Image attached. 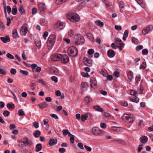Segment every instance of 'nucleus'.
I'll return each mask as SVG.
<instances>
[{"mask_svg":"<svg viewBox=\"0 0 153 153\" xmlns=\"http://www.w3.org/2000/svg\"><path fill=\"white\" fill-rule=\"evenodd\" d=\"M74 38V43L76 45H82L84 43V38L80 34L75 35Z\"/></svg>","mask_w":153,"mask_h":153,"instance_id":"nucleus-1","label":"nucleus"},{"mask_svg":"<svg viewBox=\"0 0 153 153\" xmlns=\"http://www.w3.org/2000/svg\"><path fill=\"white\" fill-rule=\"evenodd\" d=\"M56 40V36L53 34H51L48 37V46L50 48H51L55 43Z\"/></svg>","mask_w":153,"mask_h":153,"instance_id":"nucleus-2","label":"nucleus"},{"mask_svg":"<svg viewBox=\"0 0 153 153\" xmlns=\"http://www.w3.org/2000/svg\"><path fill=\"white\" fill-rule=\"evenodd\" d=\"M68 18L72 22H78L79 20V15L77 13H69L68 15Z\"/></svg>","mask_w":153,"mask_h":153,"instance_id":"nucleus-3","label":"nucleus"},{"mask_svg":"<svg viewBox=\"0 0 153 153\" xmlns=\"http://www.w3.org/2000/svg\"><path fill=\"white\" fill-rule=\"evenodd\" d=\"M92 132L93 134L97 136H102L104 134L105 132L100 129L97 127H94L92 129Z\"/></svg>","mask_w":153,"mask_h":153,"instance_id":"nucleus-4","label":"nucleus"},{"mask_svg":"<svg viewBox=\"0 0 153 153\" xmlns=\"http://www.w3.org/2000/svg\"><path fill=\"white\" fill-rule=\"evenodd\" d=\"M68 53L71 54L72 56L75 57L77 56L78 51L76 47L71 46L68 48Z\"/></svg>","mask_w":153,"mask_h":153,"instance_id":"nucleus-5","label":"nucleus"},{"mask_svg":"<svg viewBox=\"0 0 153 153\" xmlns=\"http://www.w3.org/2000/svg\"><path fill=\"white\" fill-rule=\"evenodd\" d=\"M28 30V25L26 24H23L20 30V32L21 35L25 36Z\"/></svg>","mask_w":153,"mask_h":153,"instance_id":"nucleus-6","label":"nucleus"},{"mask_svg":"<svg viewBox=\"0 0 153 153\" xmlns=\"http://www.w3.org/2000/svg\"><path fill=\"white\" fill-rule=\"evenodd\" d=\"M153 29V27L152 25H148L143 29L142 31V34L143 35L147 34L152 31Z\"/></svg>","mask_w":153,"mask_h":153,"instance_id":"nucleus-7","label":"nucleus"},{"mask_svg":"<svg viewBox=\"0 0 153 153\" xmlns=\"http://www.w3.org/2000/svg\"><path fill=\"white\" fill-rule=\"evenodd\" d=\"M65 27V24L63 22L59 21L56 25V30H59L62 29Z\"/></svg>","mask_w":153,"mask_h":153,"instance_id":"nucleus-8","label":"nucleus"},{"mask_svg":"<svg viewBox=\"0 0 153 153\" xmlns=\"http://www.w3.org/2000/svg\"><path fill=\"white\" fill-rule=\"evenodd\" d=\"M131 114L129 115L126 114H124L122 117L123 119H125L129 122L132 123L133 120V118L131 117Z\"/></svg>","mask_w":153,"mask_h":153,"instance_id":"nucleus-9","label":"nucleus"},{"mask_svg":"<svg viewBox=\"0 0 153 153\" xmlns=\"http://www.w3.org/2000/svg\"><path fill=\"white\" fill-rule=\"evenodd\" d=\"M22 142L25 145V146H28L32 144V142L27 138H24L22 139Z\"/></svg>","mask_w":153,"mask_h":153,"instance_id":"nucleus-10","label":"nucleus"},{"mask_svg":"<svg viewBox=\"0 0 153 153\" xmlns=\"http://www.w3.org/2000/svg\"><path fill=\"white\" fill-rule=\"evenodd\" d=\"M84 60V63L85 65L88 66H92V60L85 58Z\"/></svg>","mask_w":153,"mask_h":153,"instance_id":"nucleus-11","label":"nucleus"},{"mask_svg":"<svg viewBox=\"0 0 153 153\" xmlns=\"http://www.w3.org/2000/svg\"><path fill=\"white\" fill-rule=\"evenodd\" d=\"M38 6L39 9L40 11H44L46 8L45 5L43 3H39Z\"/></svg>","mask_w":153,"mask_h":153,"instance_id":"nucleus-12","label":"nucleus"},{"mask_svg":"<svg viewBox=\"0 0 153 153\" xmlns=\"http://www.w3.org/2000/svg\"><path fill=\"white\" fill-rule=\"evenodd\" d=\"M97 84V82L96 79L94 78H91L90 79V84L91 87H92L94 86H96Z\"/></svg>","mask_w":153,"mask_h":153,"instance_id":"nucleus-13","label":"nucleus"},{"mask_svg":"<svg viewBox=\"0 0 153 153\" xmlns=\"http://www.w3.org/2000/svg\"><path fill=\"white\" fill-rule=\"evenodd\" d=\"M61 60L62 63H65L69 62V58L68 56L67 55L64 56L62 55V57L61 58Z\"/></svg>","mask_w":153,"mask_h":153,"instance_id":"nucleus-14","label":"nucleus"},{"mask_svg":"<svg viewBox=\"0 0 153 153\" xmlns=\"http://www.w3.org/2000/svg\"><path fill=\"white\" fill-rule=\"evenodd\" d=\"M4 10L5 13V17H7V12L8 13H10L11 12V7L10 6H7L6 7H5L4 8Z\"/></svg>","mask_w":153,"mask_h":153,"instance_id":"nucleus-15","label":"nucleus"},{"mask_svg":"<svg viewBox=\"0 0 153 153\" xmlns=\"http://www.w3.org/2000/svg\"><path fill=\"white\" fill-rule=\"evenodd\" d=\"M115 53L114 51L111 49L109 50L107 52L108 56L111 58L113 57L115 55Z\"/></svg>","mask_w":153,"mask_h":153,"instance_id":"nucleus-16","label":"nucleus"},{"mask_svg":"<svg viewBox=\"0 0 153 153\" xmlns=\"http://www.w3.org/2000/svg\"><path fill=\"white\" fill-rule=\"evenodd\" d=\"M12 36L15 39H17L19 37L16 29L13 30L12 31Z\"/></svg>","mask_w":153,"mask_h":153,"instance_id":"nucleus-17","label":"nucleus"},{"mask_svg":"<svg viewBox=\"0 0 153 153\" xmlns=\"http://www.w3.org/2000/svg\"><path fill=\"white\" fill-rule=\"evenodd\" d=\"M48 105V104L45 102H42L38 105L39 108L41 109L47 107Z\"/></svg>","mask_w":153,"mask_h":153,"instance_id":"nucleus-18","label":"nucleus"},{"mask_svg":"<svg viewBox=\"0 0 153 153\" xmlns=\"http://www.w3.org/2000/svg\"><path fill=\"white\" fill-rule=\"evenodd\" d=\"M130 100L133 102L137 103L139 101V99L137 96H132L130 98Z\"/></svg>","mask_w":153,"mask_h":153,"instance_id":"nucleus-19","label":"nucleus"},{"mask_svg":"<svg viewBox=\"0 0 153 153\" xmlns=\"http://www.w3.org/2000/svg\"><path fill=\"white\" fill-rule=\"evenodd\" d=\"M0 39L4 43H6L7 42H9L10 41V38L7 36L5 37H1Z\"/></svg>","mask_w":153,"mask_h":153,"instance_id":"nucleus-20","label":"nucleus"},{"mask_svg":"<svg viewBox=\"0 0 153 153\" xmlns=\"http://www.w3.org/2000/svg\"><path fill=\"white\" fill-rule=\"evenodd\" d=\"M57 142V140L51 139L49 141V144L51 146H52L56 144Z\"/></svg>","mask_w":153,"mask_h":153,"instance_id":"nucleus-21","label":"nucleus"},{"mask_svg":"<svg viewBox=\"0 0 153 153\" xmlns=\"http://www.w3.org/2000/svg\"><path fill=\"white\" fill-rule=\"evenodd\" d=\"M88 83L87 82H84L82 83L81 85V89L82 90L87 89L88 87Z\"/></svg>","mask_w":153,"mask_h":153,"instance_id":"nucleus-22","label":"nucleus"},{"mask_svg":"<svg viewBox=\"0 0 153 153\" xmlns=\"http://www.w3.org/2000/svg\"><path fill=\"white\" fill-rule=\"evenodd\" d=\"M127 75L128 79L130 80L131 81L132 79L133 78V73L131 71H129L127 73Z\"/></svg>","mask_w":153,"mask_h":153,"instance_id":"nucleus-23","label":"nucleus"},{"mask_svg":"<svg viewBox=\"0 0 153 153\" xmlns=\"http://www.w3.org/2000/svg\"><path fill=\"white\" fill-rule=\"evenodd\" d=\"M36 152H39L40 151L42 150V145L41 144L39 143L37 144L36 145Z\"/></svg>","mask_w":153,"mask_h":153,"instance_id":"nucleus-24","label":"nucleus"},{"mask_svg":"<svg viewBox=\"0 0 153 153\" xmlns=\"http://www.w3.org/2000/svg\"><path fill=\"white\" fill-rule=\"evenodd\" d=\"M93 108L94 109L96 110L97 111L101 112H102L103 111V109L101 108L100 106L98 105L94 106H93Z\"/></svg>","mask_w":153,"mask_h":153,"instance_id":"nucleus-25","label":"nucleus"},{"mask_svg":"<svg viewBox=\"0 0 153 153\" xmlns=\"http://www.w3.org/2000/svg\"><path fill=\"white\" fill-rule=\"evenodd\" d=\"M121 128L116 126H113L111 128V129L113 131L115 132H120V131Z\"/></svg>","mask_w":153,"mask_h":153,"instance_id":"nucleus-26","label":"nucleus"},{"mask_svg":"<svg viewBox=\"0 0 153 153\" xmlns=\"http://www.w3.org/2000/svg\"><path fill=\"white\" fill-rule=\"evenodd\" d=\"M141 79V76L140 75H137L135 78V82L137 84H138Z\"/></svg>","mask_w":153,"mask_h":153,"instance_id":"nucleus-27","label":"nucleus"},{"mask_svg":"<svg viewBox=\"0 0 153 153\" xmlns=\"http://www.w3.org/2000/svg\"><path fill=\"white\" fill-rule=\"evenodd\" d=\"M19 11L22 14H24L25 13V11L22 5H21L19 8Z\"/></svg>","mask_w":153,"mask_h":153,"instance_id":"nucleus-28","label":"nucleus"},{"mask_svg":"<svg viewBox=\"0 0 153 153\" xmlns=\"http://www.w3.org/2000/svg\"><path fill=\"white\" fill-rule=\"evenodd\" d=\"M141 141L143 143H146L148 140V138L146 136H143L140 138Z\"/></svg>","mask_w":153,"mask_h":153,"instance_id":"nucleus-29","label":"nucleus"},{"mask_svg":"<svg viewBox=\"0 0 153 153\" xmlns=\"http://www.w3.org/2000/svg\"><path fill=\"white\" fill-rule=\"evenodd\" d=\"M95 23L98 25L102 27L103 26V23L100 20H96L95 21Z\"/></svg>","mask_w":153,"mask_h":153,"instance_id":"nucleus-30","label":"nucleus"},{"mask_svg":"<svg viewBox=\"0 0 153 153\" xmlns=\"http://www.w3.org/2000/svg\"><path fill=\"white\" fill-rule=\"evenodd\" d=\"M128 30H126L125 31L123 38V40H126V39L128 37Z\"/></svg>","mask_w":153,"mask_h":153,"instance_id":"nucleus-31","label":"nucleus"},{"mask_svg":"<svg viewBox=\"0 0 153 153\" xmlns=\"http://www.w3.org/2000/svg\"><path fill=\"white\" fill-rule=\"evenodd\" d=\"M88 117L86 113L84 114H82L81 115V120L82 121H85V120H87Z\"/></svg>","mask_w":153,"mask_h":153,"instance_id":"nucleus-32","label":"nucleus"},{"mask_svg":"<svg viewBox=\"0 0 153 153\" xmlns=\"http://www.w3.org/2000/svg\"><path fill=\"white\" fill-rule=\"evenodd\" d=\"M40 134L41 133L39 131L36 130L35 131V132L34 133L33 135L35 137L37 138L39 136Z\"/></svg>","mask_w":153,"mask_h":153,"instance_id":"nucleus-33","label":"nucleus"},{"mask_svg":"<svg viewBox=\"0 0 153 153\" xmlns=\"http://www.w3.org/2000/svg\"><path fill=\"white\" fill-rule=\"evenodd\" d=\"M18 114L20 116H24L25 115L23 109H21L19 110Z\"/></svg>","mask_w":153,"mask_h":153,"instance_id":"nucleus-34","label":"nucleus"},{"mask_svg":"<svg viewBox=\"0 0 153 153\" xmlns=\"http://www.w3.org/2000/svg\"><path fill=\"white\" fill-rule=\"evenodd\" d=\"M115 43L119 45H122V44L123 43L122 42L121 40L119 38H117L115 40Z\"/></svg>","mask_w":153,"mask_h":153,"instance_id":"nucleus-35","label":"nucleus"},{"mask_svg":"<svg viewBox=\"0 0 153 153\" xmlns=\"http://www.w3.org/2000/svg\"><path fill=\"white\" fill-rule=\"evenodd\" d=\"M54 58H56L57 61L61 59V58L62 57V55L61 54H58L54 55Z\"/></svg>","mask_w":153,"mask_h":153,"instance_id":"nucleus-36","label":"nucleus"},{"mask_svg":"<svg viewBox=\"0 0 153 153\" xmlns=\"http://www.w3.org/2000/svg\"><path fill=\"white\" fill-rule=\"evenodd\" d=\"M119 7L120 10H122L124 8V4L123 2L121 1L119 4Z\"/></svg>","mask_w":153,"mask_h":153,"instance_id":"nucleus-37","label":"nucleus"},{"mask_svg":"<svg viewBox=\"0 0 153 153\" xmlns=\"http://www.w3.org/2000/svg\"><path fill=\"white\" fill-rule=\"evenodd\" d=\"M35 44L36 47L39 49H40L41 46V42L39 40H37L35 42Z\"/></svg>","mask_w":153,"mask_h":153,"instance_id":"nucleus-38","label":"nucleus"},{"mask_svg":"<svg viewBox=\"0 0 153 153\" xmlns=\"http://www.w3.org/2000/svg\"><path fill=\"white\" fill-rule=\"evenodd\" d=\"M137 92L135 90H132L130 91V94L133 96H137Z\"/></svg>","mask_w":153,"mask_h":153,"instance_id":"nucleus-39","label":"nucleus"},{"mask_svg":"<svg viewBox=\"0 0 153 153\" xmlns=\"http://www.w3.org/2000/svg\"><path fill=\"white\" fill-rule=\"evenodd\" d=\"M85 101L86 104H88L91 101V99L87 97H86L85 98Z\"/></svg>","mask_w":153,"mask_h":153,"instance_id":"nucleus-40","label":"nucleus"},{"mask_svg":"<svg viewBox=\"0 0 153 153\" xmlns=\"http://www.w3.org/2000/svg\"><path fill=\"white\" fill-rule=\"evenodd\" d=\"M66 0H56L55 3L57 4H60L65 2Z\"/></svg>","mask_w":153,"mask_h":153,"instance_id":"nucleus-41","label":"nucleus"},{"mask_svg":"<svg viewBox=\"0 0 153 153\" xmlns=\"http://www.w3.org/2000/svg\"><path fill=\"white\" fill-rule=\"evenodd\" d=\"M20 73L22 74L24 76H26L28 75V73L27 71L21 70Z\"/></svg>","mask_w":153,"mask_h":153,"instance_id":"nucleus-42","label":"nucleus"},{"mask_svg":"<svg viewBox=\"0 0 153 153\" xmlns=\"http://www.w3.org/2000/svg\"><path fill=\"white\" fill-rule=\"evenodd\" d=\"M38 82L41 83L42 85H46L47 83L46 82L44 81L43 79H39L38 81Z\"/></svg>","mask_w":153,"mask_h":153,"instance_id":"nucleus-43","label":"nucleus"},{"mask_svg":"<svg viewBox=\"0 0 153 153\" xmlns=\"http://www.w3.org/2000/svg\"><path fill=\"white\" fill-rule=\"evenodd\" d=\"M19 144L18 146L19 147L21 148H23L25 147V145L24 144V143L22 142V140H21L19 142Z\"/></svg>","mask_w":153,"mask_h":153,"instance_id":"nucleus-44","label":"nucleus"},{"mask_svg":"<svg viewBox=\"0 0 153 153\" xmlns=\"http://www.w3.org/2000/svg\"><path fill=\"white\" fill-rule=\"evenodd\" d=\"M17 13V9L16 8H13L12 9V13L14 15H16Z\"/></svg>","mask_w":153,"mask_h":153,"instance_id":"nucleus-45","label":"nucleus"},{"mask_svg":"<svg viewBox=\"0 0 153 153\" xmlns=\"http://www.w3.org/2000/svg\"><path fill=\"white\" fill-rule=\"evenodd\" d=\"M7 108L10 109H13L14 107V105L13 104H7Z\"/></svg>","mask_w":153,"mask_h":153,"instance_id":"nucleus-46","label":"nucleus"},{"mask_svg":"<svg viewBox=\"0 0 153 153\" xmlns=\"http://www.w3.org/2000/svg\"><path fill=\"white\" fill-rule=\"evenodd\" d=\"M146 64L145 62H143L140 67V69H144L146 67Z\"/></svg>","mask_w":153,"mask_h":153,"instance_id":"nucleus-47","label":"nucleus"},{"mask_svg":"<svg viewBox=\"0 0 153 153\" xmlns=\"http://www.w3.org/2000/svg\"><path fill=\"white\" fill-rule=\"evenodd\" d=\"M52 70L53 71V73L54 74H58V69L55 68H52Z\"/></svg>","mask_w":153,"mask_h":153,"instance_id":"nucleus-48","label":"nucleus"},{"mask_svg":"<svg viewBox=\"0 0 153 153\" xmlns=\"http://www.w3.org/2000/svg\"><path fill=\"white\" fill-rule=\"evenodd\" d=\"M6 56L8 58L11 59H13L14 58L13 56L9 53H8L7 54Z\"/></svg>","mask_w":153,"mask_h":153,"instance_id":"nucleus-49","label":"nucleus"},{"mask_svg":"<svg viewBox=\"0 0 153 153\" xmlns=\"http://www.w3.org/2000/svg\"><path fill=\"white\" fill-rule=\"evenodd\" d=\"M132 42L133 43L136 44H137L138 43V40L137 39L135 38H133L132 39Z\"/></svg>","mask_w":153,"mask_h":153,"instance_id":"nucleus-50","label":"nucleus"},{"mask_svg":"<svg viewBox=\"0 0 153 153\" xmlns=\"http://www.w3.org/2000/svg\"><path fill=\"white\" fill-rule=\"evenodd\" d=\"M10 114V112L7 110L3 112V114L5 117H8Z\"/></svg>","mask_w":153,"mask_h":153,"instance_id":"nucleus-51","label":"nucleus"},{"mask_svg":"<svg viewBox=\"0 0 153 153\" xmlns=\"http://www.w3.org/2000/svg\"><path fill=\"white\" fill-rule=\"evenodd\" d=\"M148 51L147 49H144L142 51V53L143 55H146L148 54Z\"/></svg>","mask_w":153,"mask_h":153,"instance_id":"nucleus-52","label":"nucleus"},{"mask_svg":"<svg viewBox=\"0 0 153 153\" xmlns=\"http://www.w3.org/2000/svg\"><path fill=\"white\" fill-rule=\"evenodd\" d=\"M81 75L83 77H89L90 76L87 73L82 72L81 73Z\"/></svg>","mask_w":153,"mask_h":153,"instance_id":"nucleus-53","label":"nucleus"},{"mask_svg":"<svg viewBox=\"0 0 153 153\" xmlns=\"http://www.w3.org/2000/svg\"><path fill=\"white\" fill-rule=\"evenodd\" d=\"M51 80L54 81L55 83H56L58 82V79L55 76H53L51 77Z\"/></svg>","mask_w":153,"mask_h":153,"instance_id":"nucleus-54","label":"nucleus"},{"mask_svg":"<svg viewBox=\"0 0 153 153\" xmlns=\"http://www.w3.org/2000/svg\"><path fill=\"white\" fill-rule=\"evenodd\" d=\"M6 18L7 20V26H9L11 23L10 19V18L7 17V16Z\"/></svg>","mask_w":153,"mask_h":153,"instance_id":"nucleus-55","label":"nucleus"},{"mask_svg":"<svg viewBox=\"0 0 153 153\" xmlns=\"http://www.w3.org/2000/svg\"><path fill=\"white\" fill-rule=\"evenodd\" d=\"M0 27L2 30H4V25L1 22H0Z\"/></svg>","mask_w":153,"mask_h":153,"instance_id":"nucleus-56","label":"nucleus"},{"mask_svg":"<svg viewBox=\"0 0 153 153\" xmlns=\"http://www.w3.org/2000/svg\"><path fill=\"white\" fill-rule=\"evenodd\" d=\"M10 72L12 74L14 75L16 73V71L15 69L12 68L10 70Z\"/></svg>","mask_w":153,"mask_h":153,"instance_id":"nucleus-57","label":"nucleus"},{"mask_svg":"<svg viewBox=\"0 0 153 153\" xmlns=\"http://www.w3.org/2000/svg\"><path fill=\"white\" fill-rule=\"evenodd\" d=\"M50 116L53 117V118H54L56 119H58V116L55 114H50Z\"/></svg>","mask_w":153,"mask_h":153,"instance_id":"nucleus-58","label":"nucleus"},{"mask_svg":"<svg viewBox=\"0 0 153 153\" xmlns=\"http://www.w3.org/2000/svg\"><path fill=\"white\" fill-rule=\"evenodd\" d=\"M115 28L118 30H120L122 29L121 27L120 26L116 25L115 26Z\"/></svg>","mask_w":153,"mask_h":153,"instance_id":"nucleus-59","label":"nucleus"},{"mask_svg":"<svg viewBox=\"0 0 153 153\" xmlns=\"http://www.w3.org/2000/svg\"><path fill=\"white\" fill-rule=\"evenodd\" d=\"M59 151L60 153H64L65 152V149L63 148H61L59 149Z\"/></svg>","mask_w":153,"mask_h":153,"instance_id":"nucleus-60","label":"nucleus"},{"mask_svg":"<svg viewBox=\"0 0 153 153\" xmlns=\"http://www.w3.org/2000/svg\"><path fill=\"white\" fill-rule=\"evenodd\" d=\"M94 52V50L92 49H90L88 51V54H93Z\"/></svg>","mask_w":153,"mask_h":153,"instance_id":"nucleus-61","label":"nucleus"},{"mask_svg":"<svg viewBox=\"0 0 153 153\" xmlns=\"http://www.w3.org/2000/svg\"><path fill=\"white\" fill-rule=\"evenodd\" d=\"M78 146L82 149H84L83 144L81 143H79L78 144Z\"/></svg>","mask_w":153,"mask_h":153,"instance_id":"nucleus-62","label":"nucleus"},{"mask_svg":"<svg viewBox=\"0 0 153 153\" xmlns=\"http://www.w3.org/2000/svg\"><path fill=\"white\" fill-rule=\"evenodd\" d=\"M114 75L116 77H118L119 76V73L118 71H115L113 73Z\"/></svg>","mask_w":153,"mask_h":153,"instance_id":"nucleus-63","label":"nucleus"},{"mask_svg":"<svg viewBox=\"0 0 153 153\" xmlns=\"http://www.w3.org/2000/svg\"><path fill=\"white\" fill-rule=\"evenodd\" d=\"M69 131L68 129L63 130H62L63 134L64 135H67L68 134Z\"/></svg>","mask_w":153,"mask_h":153,"instance_id":"nucleus-64","label":"nucleus"}]
</instances>
